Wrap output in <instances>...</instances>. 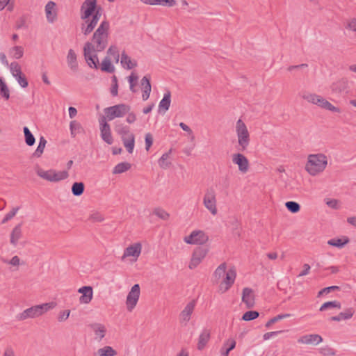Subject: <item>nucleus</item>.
Returning a JSON list of instances; mask_svg holds the SVG:
<instances>
[{"label": "nucleus", "mask_w": 356, "mask_h": 356, "mask_svg": "<svg viewBox=\"0 0 356 356\" xmlns=\"http://www.w3.org/2000/svg\"><path fill=\"white\" fill-rule=\"evenodd\" d=\"M319 352L321 354L325 356H333L335 355V351L332 348L326 346L325 347H322L319 349Z\"/></svg>", "instance_id": "nucleus-55"}, {"label": "nucleus", "mask_w": 356, "mask_h": 356, "mask_svg": "<svg viewBox=\"0 0 356 356\" xmlns=\"http://www.w3.org/2000/svg\"><path fill=\"white\" fill-rule=\"evenodd\" d=\"M195 233H198L195 237V240H197L195 244H204L209 240L208 236L203 231L195 230Z\"/></svg>", "instance_id": "nucleus-46"}, {"label": "nucleus", "mask_w": 356, "mask_h": 356, "mask_svg": "<svg viewBox=\"0 0 356 356\" xmlns=\"http://www.w3.org/2000/svg\"><path fill=\"white\" fill-rule=\"evenodd\" d=\"M94 28L92 27V24L90 25L88 23L87 25L85 24H82L81 25V31L85 35H88L90 34Z\"/></svg>", "instance_id": "nucleus-63"}, {"label": "nucleus", "mask_w": 356, "mask_h": 356, "mask_svg": "<svg viewBox=\"0 0 356 356\" xmlns=\"http://www.w3.org/2000/svg\"><path fill=\"white\" fill-rule=\"evenodd\" d=\"M227 265L225 263L221 264L215 270L214 277L216 279H220L221 277L224 276L226 273Z\"/></svg>", "instance_id": "nucleus-48"}, {"label": "nucleus", "mask_w": 356, "mask_h": 356, "mask_svg": "<svg viewBox=\"0 0 356 356\" xmlns=\"http://www.w3.org/2000/svg\"><path fill=\"white\" fill-rule=\"evenodd\" d=\"M327 164V156L323 154H310L305 165V170L312 176L322 172Z\"/></svg>", "instance_id": "nucleus-2"}, {"label": "nucleus", "mask_w": 356, "mask_h": 356, "mask_svg": "<svg viewBox=\"0 0 356 356\" xmlns=\"http://www.w3.org/2000/svg\"><path fill=\"white\" fill-rule=\"evenodd\" d=\"M232 162L237 165L238 170L242 173H246L249 169L248 159L241 153H236L232 155Z\"/></svg>", "instance_id": "nucleus-17"}, {"label": "nucleus", "mask_w": 356, "mask_h": 356, "mask_svg": "<svg viewBox=\"0 0 356 356\" xmlns=\"http://www.w3.org/2000/svg\"><path fill=\"white\" fill-rule=\"evenodd\" d=\"M35 171L40 177L51 182H58L67 179L69 176L67 171L65 170L56 172L54 170H49L45 171L37 167Z\"/></svg>", "instance_id": "nucleus-6"}, {"label": "nucleus", "mask_w": 356, "mask_h": 356, "mask_svg": "<svg viewBox=\"0 0 356 356\" xmlns=\"http://www.w3.org/2000/svg\"><path fill=\"white\" fill-rule=\"evenodd\" d=\"M11 54L14 58L19 59L24 55V48L22 46H15L11 49Z\"/></svg>", "instance_id": "nucleus-47"}, {"label": "nucleus", "mask_w": 356, "mask_h": 356, "mask_svg": "<svg viewBox=\"0 0 356 356\" xmlns=\"http://www.w3.org/2000/svg\"><path fill=\"white\" fill-rule=\"evenodd\" d=\"M46 144V139L43 136H41L40 138L38 146L35 151L33 153L32 157L40 158L44 152Z\"/></svg>", "instance_id": "nucleus-35"}, {"label": "nucleus", "mask_w": 356, "mask_h": 356, "mask_svg": "<svg viewBox=\"0 0 356 356\" xmlns=\"http://www.w3.org/2000/svg\"><path fill=\"white\" fill-rule=\"evenodd\" d=\"M120 63L122 66L127 70H131L137 66V62L132 60L125 51H123L121 54Z\"/></svg>", "instance_id": "nucleus-27"}, {"label": "nucleus", "mask_w": 356, "mask_h": 356, "mask_svg": "<svg viewBox=\"0 0 356 356\" xmlns=\"http://www.w3.org/2000/svg\"><path fill=\"white\" fill-rule=\"evenodd\" d=\"M19 209V207H15L12 209L9 213H8L5 217L3 218L1 221V224H5L10 220H11L17 213L18 210Z\"/></svg>", "instance_id": "nucleus-52"}, {"label": "nucleus", "mask_w": 356, "mask_h": 356, "mask_svg": "<svg viewBox=\"0 0 356 356\" xmlns=\"http://www.w3.org/2000/svg\"><path fill=\"white\" fill-rule=\"evenodd\" d=\"M97 354L98 356H115L117 352L111 346H107L99 348L97 350Z\"/></svg>", "instance_id": "nucleus-40"}, {"label": "nucleus", "mask_w": 356, "mask_h": 356, "mask_svg": "<svg viewBox=\"0 0 356 356\" xmlns=\"http://www.w3.org/2000/svg\"><path fill=\"white\" fill-rule=\"evenodd\" d=\"M302 98L307 100L309 103H312L314 104L318 105V106L325 108L326 110L340 113L341 110L339 108L333 106L331 103H330L325 98L322 97L320 95L312 93H305L302 95Z\"/></svg>", "instance_id": "nucleus-5"}, {"label": "nucleus", "mask_w": 356, "mask_h": 356, "mask_svg": "<svg viewBox=\"0 0 356 356\" xmlns=\"http://www.w3.org/2000/svg\"><path fill=\"white\" fill-rule=\"evenodd\" d=\"M67 62L70 68L74 71L76 72L78 70V63L76 60V55L74 51L70 49L68 51V54L67 56Z\"/></svg>", "instance_id": "nucleus-26"}, {"label": "nucleus", "mask_w": 356, "mask_h": 356, "mask_svg": "<svg viewBox=\"0 0 356 356\" xmlns=\"http://www.w3.org/2000/svg\"><path fill=\"white\" fill-rule=\"evenodd\" d=\"M141 252V245L140 243H135L127 247L124 252L123 258L127 257H138Z\"/></svg>", "instance_id": "nucleus-24"}, {"label": "nucleus", "mask_w": 356, "mask_h": 356, "mask_svg": "<svg viewBox=\"0 0 356 356\" xmlns=\"http://www.w3.org/2000/svg\"><path fill=\"white\" fill-rule=\"evenodd\" d=\"M293 315L291 314H279L272 318H270L265 325V326L268 328L270 327L273 324L275 323L278 321L282 320L286 318H289L292 316Z\"/></svg>", "instance_id": "nucleus-43"}, {"label": "nucleus", "mask_w": 356, "mask_h": 356, "mask_svg": "<svg viewBox=\"0 0 356 356\" xmlns=\"http://www.w3.org/2000/svg\"><path fill=\"white\" fill-rule=\"evenodd\" d=\"M229 186V179L227 177L222 178L221 179V181L219 182V188L222 191H227Z\"/></svg>", "instance_id": "nucleus-59"}, {"label": "nucleus", "mask_w": 356, "mask_h": 356, "mask_svg": "<svg viewBox=\"0 0 356 356\" xmlns=\"http://www.w3.org/2000/svg\"><path fill=\"white\" fill-rule=\"evenodd\" d=\"M115 131L121 136V138L129 136V135L134 134L130 131V129L128 126H125L123 124H116L115 127Z\"/></svg>", "instance_id": "nucleus-31"}, {"label": "nucleus", "mask_w": 356, "mask_h": 356, "mask_svg": "<svg viewBox=\"0 0 356 356\" xmlns=\"http://www.w3.org/2000/svg\"><path fill=\"white\" fill-rule=\"evenodd\" d=\"M78 292L82 294L79 298L81 303L88 304L92 300L93 296V289L92 286H82L79 289Z\"/></svg>", "instance_id": "nucleus-19"}, {"label": "nucleus", "mask_w": 356, "mask_h": 356, "mask_svg": "<svg viewBox=\"0 0 356 356\" xmlns=\"http://www.w3.org/2000/svg\"><path fill=\"white\" fill-rule=\"evenodd\" d=\"M259 316V313L257 311H248L242 316V320L245 321H250L256 319Z\"/></svg>", "instance_id": "nucleus-44"}, {"label": "nucleus", "mask_w": 356, "mask_h": 356, "mask_svg": "<svg viewBox=\"0 0 356 356\" xmlns=\"http://www.w3.org/2000/svg\"><path fill=\"white\" fill-rule=\"evenodd\" d=\"M122 143L127 152L131 154L134 151L135 145V136L134 134L129 135V136L122 138Z\"/></svg>", "instance_id": "nucleus-30"}, {"label": "nucleus", "mask_w": 356, "mask_h": 356, "mask_svg": "<svg viewBox=\"0 0 356 356\" xmlns=\"http://www.w3.org/2000/svg\"><path fill=\"white\" fill-rule=\"evenodd\" d=\"M225 278L222 280V282L220 284V290L222 293H224L229 289V288L234 284L236 277V271L234 267L230 268L225 273Z\"/></svg>", "instance_id": "nucleus-12"}, {"label": "nucleus", "mask_w": 356, "mask_h": 356, "mask_svg": "<svg viewBox=\"0 0 356 356\" xmlns=\"http://www.w3.org/2000/svg\"><path fill=\"white\" fill-rule=\"evenodd\" d=\"M197 234H198V233H195V231L192 232L190 235L184 237V242L188 244H195L197 240H195V237H196Z\"/></svg>", "instance_id": "nucleus-58"}, {"label": "nucleus", "mask_w": 356, "mask_h": 356, "mask_svg": "<svg viewBox=\"0 0 356 356\" xmlns=\"http://www.w3.org/2000/svg\"><path fill=\"white\" fill-rule=\"evenodd\" d=\"M138 79V76L133 72L131 75L128 77V81L129 83L130 90L132 92H136V90L135 89V86L136 85V81Z\"/></svg>", "instance_id": "nucleus-49"}, {"label": "nucleus", "mask_w": 356, "mask_h": 356, "mask_svg": "<svg viewBox=\"0 0 356 356\" xmlns=\"http://www.w3.org/2000/svg\"><path fill=\"white\" fill-rule=\"evenodd\" d=\"M70 134L72 137L74 138L76 134L82 132L83 129L81 124L76 120H73L70 124Z\"/></svg>", "instance_id": "nucleus-36"}, {"label": "nucleus", "mask_w": 356, "mask_h": 356, "mask_svg": "<svg viewBox=\"0 0 356 356\" xmlns=\"http://www.w3.org/2000/svg\"><path fill=\"white\" fill-rule=\"evenodd\" d=\"M56 304L54 302H50L33 306L25 309L17 316L18 320L23 321L29 318H35L41 316L50 309H54Z\"/></svg>", "instance_id": "nucleus-3"}, {"label": "nucleus", "mask_w": 356, "mask_h": 356, "mask_svg": "<svg viewBox=\"0 0 356 356\" xmlns=\"http://www.w3.org/2000/svg\"><path fill=\"white\" fill-rule=\"evenodd\" d=\"M323 341V338L318 334H305L298 339L299 343L317 345Z\"/></svg>", "instance_id": "nucleus-18"}, {"label": "nucleus", "mask_w": 356, "mask_h": 356, "mask_svg": "<svg viewBox=\"0 0 356 356\" xmlns=\"http://www.w3.org/2000/svg\"><path fill=\"white\" fill-rule=\"evenodd\" d=\"M16 80L17 81L18 83L22 87V88H26L29 85V82L25 76L24 74L21 73V74L17 75V76H14Z\"/></svg>", "instance_id": "nucleus-56"}, {"label": "nucleus", "mask_w": 356, "mask_h": 356, "mask_svg": "<svg viewBox=\"0 0 356 356\" xmlns=\"http://www.w3.org/2000/svg\"><path fill=\"white\" fill-rule=\"evenodd\" d=\"M355 312V310L354 308L348 307L343 312H340V314L343 320H348L353 317Z\"/></svg>", "instance_id": "nucleus-50"}, {"label": "nucleus", "mask_w": 356, "mask_h": 356, "mask_svg": "<svg viewBox=\"0 0 356 356\" xmlns=\"http://www.w3.org/2000/svg\"><path fill=\"white\" fill-rule=\"evenodd\" d=\"M341 305L340 302H339L337 300L328 301V302L323 303L321 305V307H320L319 310L321 312H323V311H325L329 309H334V308L341 309Z\"/></svg>", "instance_id": "nucleus-41"}, {"label": "nucleus", "mask_w": 356, "mask_h": 356, "mask_svg": "<svg viewBox=\"0 0 356 356\" xmlns=\"http://www.w3.org/2000/svg\"><path fill=\"white\" fill-rule=\"evenodd\" d=\"M172 149H170L168 152L163 154L161 157L159 159V165L163 169H167L170 168L171 162L168 161L170 154H171Z\"/></svg>", "instance_id": "nucleus-34"}, {"label": "nucleus", "mask_w": 356, "mask_h": 356, "mask_svg": "<svg viewBox=\"0 0 356 356\" xmlns=\"http://www.w3.org/2000/svg\"><path fill=\"white\" fill-rule=\"evenodd\" d=\"M145 149H146V150L148 151L153 143L152 135L150 133H147L145 135Z\"/></svg>", "instance_id": "nucleus-60"}, {"label": "nucleus", "mask_w": 356, "mask_h": 356, "mask_svg": "<svg viewBox=\"0 0 356 356\" xmlns=\"http://www.w3.org/2000/svg\"><path fill=\"white\" fill-rule=\"evenodd\" d=\"M10 70L13 76H17V75L22 73L21 67L17 62H12L10 63Z\"/></svg>", "instance_id": "nucleus-51"}, {"label": "nucleus", "mask_w": 356, "mask_h": 356, "mask_svg": "<svg viewBox=\"0 0 356 356\" xmlns=\"http://www.w3.org/2000/svg\"><path fill=\"white\" fill-rule=\"evenodd\" d=\"M97 51L92 50L89 47H83V56L88 66L91 68L97 69L99 67V58L97 55Z\"/></svg>", "instance_id": "nucleus-14"}, {"label": "nucleus", "mask_w": 356, "mask_h": 356, "mask_svg": "<svg viewBox=\"0 0 356 356\" xmlns=\"http://www.w3.org/2000/svg\"><path fill=\"white\" fill-rule=\"evenodd\" d=\"M140 286L138 284H134L129 292L127 297L126 304L127 309L129 312L132 311L136 305L140 297Z\"/></svg>", "instance_id": "nucleus-11"}, {"label": "nucleus", "mask_w": 356, "mask_h": 356, "mask_svg": "<svg viewBox=\"0 0 356 356\" xmlns=\"http://www.w3.org/2000/svg\"><path fill=\"white\" fill-rule=\"evenodd\" d=\"M109 22L107 20L102 22L97 29L93 33L90 42H86L83 47L89 44L90 49L101 52L108 44Z\"/></svg>", "instance_id": "nucleus-1"}, {"label": "nucleus", "mask_w": 356, "mask_h": 356, "mask_svg": "<svg viewBox=\"0 0 356 356\" xmlns=\"http://www.w3.org/2000/svg\"><path fill=\"white\" fill-rule=\"evenodd\" d=\"M153 213L162 220H167L169 218V213L162 209H155Z\"/></svg>", "instance_id": "nucleus-54"}, {"label": "nucleus", "mask_w": 356, "mask_h": 356, "mask_svg": "<svg viewBox=\"0 0 356 356\" xmlns=\"http://www.w3.org/2000/svg\"><path fill=\"white\" fill-rule=\"evenodd\" d=\"M90 219L93 222H102L104 218L101 213L96 212L90 215Z\"/></svg>", "instance_id": "nucleus-64"}, {"label": "nucleus", "mask_w": 356, "mask_h": 356, "mask_svg": "<svg viewBox=\"0 0 356 356\" xmlns=\"http://www.w3.org/2000/svg\"><path fill=\"white\" fill-rule=\"evenodd\" d=\"M236 342L233 339L226 340L220 350L222 356H229V352L235 348Z\"/></svg>", "instance_id": "nucleus-25"}, {"label": "nucleus", "mask_w": 356, "mask_h": 356, "mask_svg": "<svg viewBox=\"0 0 356 356\" xmlns=\"http://www.w3.org/2000/svg\"><path fill=\"white\" fill-rule=\"evenodd\" d=\"M332 94L335 96H340L343 93L348 92V81L346 78H341L334 81L330 85Z\"/></svg>", "instance_id": "nucleus-9"}, {"label": "nucleus", "mask_w": 356, "mask_h": 356, "mask_svg": "<svg viewBox=\"0 0 356 356\" xmlns=\"http://www.w3.org/2000/svg\"><path fill=\"white\" fill-rule=\"evenodd\" d=\"M208 251V248L205 246L197 247L193 251L188 267L191 269L196 268L201 263L202 260L206 257Z\"/></svg>", "instance_id": "nucleus-10"}, {"label": "nucleus", "mask_w": 356, "mask_h": 356, "mask_svg": "<svg viewBox=\"0 0 356 356\" xmlns=\"http://www.w3.org/2000/svg\"><path fill=\"white\" fill-rule=\"evenodd\" d=\"M131 165L129 163L127 162H122L117 164L113 168V174H121L123 173L131 168Z\"/></svg>", "instance_id": "nucleus-37"}, {"label": "nucleus", "mask_w": 356, "mask_h": 356, "mask_svg": "<svg viewBox=\"0 0 356 356\" xmlns=\"http://www.w3.org/2000/svg\"><path fill=\"white\" fill-rule=\"evenodd\" d=\"M211 337L210 330L207 328L203 329L202 332L199 336L198 343H197V349L202 350L204 348L207 343L209 342Z\"/></svg>", "instance_id": "nucleus-23"}, {"label": "nucleus", "mask_w": 356, "mask_h": 356, "mask_svg": "<svg viewBox=\"0 0 356 356\" xmlns=\"http://www.w3.org/2000/svg\"><path fill=\"white\" fill-rule=\"evenodd\" d=\"M97 8V0H85L81 8L82 11L81 19L90 18Z\"/></svg>", "instance_id": "nucleus-15"}, {"label": "nucleus", "mask_w": 356, "mask_h": 356, "mask_svg": "<svg viewBox=\"0 0 356 356\" xmlns=\"http://www.w3.org/2000/svg\"><path fill=\"white\" fill-rule=\"evenodd\" d=\"M203 204L212 215L217 214L216 193L213 188H209L207 190L203 198Z\"/></svg>", "instance_id": "nucleus-8"}, {"label": "nucleus", "mask_w": 356, "mask_h": 356, "mask_svg": "<svg viewBox=\"0 0 356 356\" xmlns=\"http://www.w3.org/2000/svg\"><path fill=\"white\" fill-rule=\"evenodd\" d=\"M100 131L102 139L108 145L113 143L110 125L106 122L105 116L99 120Z\"/></svg>", "instance_id": "nucleus-13"}, {"label": "nucleus", "mask_w": 356, "mask_h": 356, "mask_svg": "<svg viewBox=\"0 0 356 356\" xmlns=\"http://www.w3.org/2000/svg\"><path fill=\"white\" fill-rule=\"evenodd\" d=\"M85 185L83 182H74L72 186V193L74 196H80L84 192Z\"/></svg>", "instance_id": "nucleus-38"}, {"label": "nucleus", "mask_w": 356, "mask_h": 356, "mask_svg": "<svg viewBox=\"0 0 356 356\" xmlns=\"http://www.w3.org/2000/svg\"><path fill=\"white\" fill-rule=\"evenodd\" d=\"M101 70L103 72L113 73L115 67L111 63V59L108 56H106L102 62Z\"/></svg>", "instance_id": "nucleus-33"}, {"label": "nucleus", "mask_w": 356, "mask_h": 356, "mask_svg": "<svg viewBox=\"0 0 356 356\" xmlns=\"http://www.w3.org/2000/svg\"><path fill=\"white\" fill-rule=\"evenodd\" d=\"M236 133L238 138V150L245 151L250 145V134L245 124L239 119L236 123Z\"/></svg>", "instance_id": "nucleus-4"}, {"label": "nucleus", "mask_w": 356, "mask_h": 356, "mask_svg": "<svg viewBox=\"0 0 356 356\" xmlns=\"http://www.w3.org/2000/svg\"><path fill=\"white\" fill-rule=\"evenodd\" d=\"M56 6V3L53 1H49L45 6V13L47 21L50 23L54 22L56 19V13H53L54 8Z\"/></svg>", "instance_id": "nucleus-29"}, {"label": "nucleus", "mask_w": 356, "mask_h": 356, "mask_svg": "<svg viewBox=\"0 0 356 356\" xmlns=\"http://www.w3.org/2000/svg\"><path fill=\"white\" fill-rule=\"evenodd\" d=\"M171 93L170 91H167L164 95L161 101L159 104V111H163V113L166 112L170 106L171 102Z\"/></svg>", "instance_id": "nucleus-28"}, {"label": "nucleus", "mask_w": 356, "mask_h": 356, "mask_svg": "<svg viewBox=\"0 0 356 356\" xmlns=\"http://www.w3.org/2000/svg\"><path fill=\"white\" fill-rule=\"evenodd\" d=\"M107 54L108 56H113V58H115V61L118 62V60H119V54H118V47L116 46H114V45L111 46L108 48V51H107Z\"/></svg>", "instance_id": "nucleus-53"}, {"label": "nucleus", "mask_w": 356, "mask_h": 356, "mask_svg": "<svg viewBox=\"0 0 356 356\" xmlns=\"http://www.w3.org/2000/svg\"><path fill=\"white\" fill-rule=\"evenodd\" d=\"M0 95L6 100L10 98V92L3 78H0Z\"/></svg>", "instance_id": "nucleus-42"}, {"label": "nucleus", "mask_w": 356, "mask_h": 356, "mask_svg": "<svg viewBox=\"0 0 356 356\" xmlns=\"http://www.w3.org/2000/svg\"><path fill=\"white\" fill-rule=\"evenodd\" d=\"M89 326L94 332L96 336L95 339H97L98 341H101L105 337L106 329L103 324L94 323L90 324Z\"/></svg>", "instance_id": "nucleus-21"}, {"label": "nucleus", "mask_w": 356, "mask_h": 356, "mask_svg": "<svg viewBox=\"0 0 356 356\" xmlns=\"http://www.w3.org/2000/svg\"><path fill=\"white\" fill-rule=\"evenodd\" d=\"M22 237V223L17 225L10 233V243L16 247L19 240Z\"/></svg>", "instance_id": "nucleus-22"}, {"label": "nucleus", "mask_w": 356, "mask_h": 356, "mask_svg": "<svg viewBox=\"0 0 356 356\" xmlns=\"http://www.w3.org/2000/svg\"><path fill=\"white\" fill-rule=\"evenodd\" d=\"M131 110V107L129 105L124 104H120L114 105L110 107H107L104 109L106 114V120L108 121L113 120L115 118H122Z\"/></svg>", "instance_id": "nucleus-7"}, {"label": "nucleus", "mask_w": 356, "mask_h": 356, "mask_svg": "<svg viewBox=\"0 0 356 356\" xmlns=\"http://www.w3.org/2000/svg\"><path fill=\"white\" fill-rule=\"evenodd\" d=\"M286 208L291 213H296L300 210V205L294 201H288L285 203Z\"/></svg>", "instance_id": "nucleus-45"}, {"label": "nucleus", "mask_w": 356, "mask_h": 356, "mask_svg": "<svg viewBox=\"0 0 356 356\" xmlns=\"http://www.w3.org/2000/svg\"><path fill=\"white\" fill-rule=\"evenodd\" d=\"M70 314V310L67 309V310L62 311L58 315V321L59 322H62V321L67 320L69 318Z\"/></svg>", "instance_id": "nucleus-62"}, {"label": "nucleus", "mask_w": 356, "mask_h": 356, "mask_svg": "<svg viewBox=\"0 0 356 356\" xmlns=\"http://www.w3.org/2000/svg\"><path fill=\"white\" fill-rule=\"evenodd\" d=\"M26 19L25 16H22L19 17V19H17L16 22V29H26Z\"/></svg>", "instance_id": "nucleus-57"}, {"label": "nucleus", "mask_w": 356, "mask_h": 356, "mask_svg": "<svg viewBox=\"0 0 356 356\" xmlns=\"http://www.w3.org/2000/svg\"><path fill=\"white\" fill-rule=\"evenodd\" d=\"M196 305V300H192L190 301L184 308V309L179 314V322L186 325L190 321L191 315L194 311Z\"/></svg>", "instance_id": "nucleus-16"}, {"label": "nucleus", "mask_w": 356, "mask_h": 356, "mask_svg": "<svg viewBox=\"0 0 356 356\" xmlns=\"http://www.w3.org/2000/svg\"><path fill=\"white\" fill-rule=\"evenodd\" d=\"M350 241L348 237L344 236L341 238H332L327 241L330 245L334 246L339 248H342L345 245L348 243Z\"/></svg>", "instance_id": "nucleus-32"}, {"label": "nucleus", "mask_w": 356, "mask_h": 356, "mask_svg": "<svg viewBox=\"0 0 356 356\" xmlns=\"http://www.w3.org/2000/svg\"><path fill=\"white\" fill-rule=\"evenodd\" d=\"M346 29L356 32V18L349 19L346 26Z\"/></svg>", "instance_id": "nucleus-61"}, {"label": "nucleus", "mask_w": 356, "mask_h": 356, "mask_svg": "<svg viewBox=\"0 0 356 356\" xmlns=\"http://www.w3.org/2000/svg\"><path fill=\"white\" fill-rule=\"evenodd\" d=\"M242 301L246 305V307L250 309L254 305V298L253 291L248 287L243 289Z\"/></svg>", "instance_id": "nucleus-20"}, {"label": "nucleus", "mask_w": 356, "mask_h": 356, "mask_svg": "<svg viewBox=\"0 0 356 356\" xmlns=\"http://www.w3.org/2000/svg\"><path fill=\"white\" fill-rule=\"evenodd\" d=\"M23 131L24 134L25 143L29 146H32L34 145L35 142V138L33 134L31 132L29 129L27 127H24L23 128Z\"/></svg>", "instance_id": "nucleus-39"}]
</instances>
